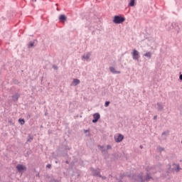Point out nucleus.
<instances>
[{
    "mask_svg": "<svg viewBox=\"0 0 182 182\" xmlns=\"http://www.w3.org/2000/svg\"><path fill=\"white\" fill-rule=\"evenodd\" d=\"M156 168H153V167L147 168H146L147 173H146V178H143V173H141L139 176H133V178H134V180L139 182L150 181V180H151L152 178L150 174L156 173Z\"/></svg>",
    "mask_w": 182,
    "mask_h": 182,
    "instance_id": "f257e3e1",
    "label": "nucleus"
},
{
    "mask_svg": "<svg viewBox=\"0 0 182 182\" xmlns=\"http://www.w3.org/2000/svg\"><path fill=\"white\" fill-rule=\"evenodd\" d=\"M124 21H126V18H124V17H122L120 16H114V19H113V22L114 23H123V22H124Z\"/></svg>",
    "mask_w": 182,
    "mask_h": 182,
    "instance_id": "f03ea898",
    "label": "nucleus"
},
{
    "mask_svg": "<svg viewBox=\"0 0 182 182\" xmlns=\"http://www.w3.org/2000/svg\"><path fill=\"white\" fill-rule=\"evenodd\" d=\"M132 56L134 60L139 61V59H140V53L137 50L134 49L132 52Z\"/></svg>",
    "mask_w": 182,
    "mask_h": 182,
    "instance_id": "7ed1b4c3",
    "label": "nucleus"
},
{
    "mask_svg": "<svg viewBox=\"0 0 182 182\" xmlns=\"http://www.w3.org/2000/svg\"><path fill=\"white\" fill-rule=\"evenodd\" d=\"M114 139L116 143H120L123 141L124 136H123L122 134H118L117 135L114 136Z\"/></svg>",
    "mask_w": 182,
    "mask_h": 182,
    "instance_id": "20e7f679",
    "label": "nucleus"
},
{
    "mask_svg": "<svg viewBox=\"0 0 182 182\" xmlns=\"http://www.w3.org/2000/svg\"><path fill=\"white\" fill-rule=\"evenodd\" d=\"M90 56H92V53H86L82 56V60H86L89 62L90 60Z\"/></svg>",
    "mask_w": 182,
    "mask_h": 182,
    "instance_id": "39448f33",
    "label": "nucleus"
},
{
    "mask_svg": "<svg viewBox=\"0 0 182 182\" xmlns=\"http://www.w3.org/2000/svg\"><path fill=\"white\" fill-rule=\"evenodd\" d=\"M181 170V168H180V164H173L172 165V169L170 170V171H176L177 173H178V171H180Z\"/></svg>",
    "mask_w": 182,
    "mask_h": 182,
    "instance_id": "423d86ee",
    "label": "nucleus"
},
{
    "mask_svg": "<svg viewBox=\"0 0 182 182\" xmlns=\"http://www.w3.org/2000/svg\"><path fill=\"white\" fill-rule=\"evenodd\" d=\"M16 168L18 173H23L26 170V167L22 164H18L16 166Z\"/></svg>",
    "mask_w": 182,
    "mask_h": 182,
    "instance_id": "0eeeda50",
    "label": "nucleus"
},
{
    "mask_svg": "<svg viewBox=\"0 0 182 182\" xmlns=\"http://www.w3.org/2000/svg\"><path fill=\"white\" fill-rule=\"evenodd\" d=\"M100 119V114L95 113L93 114L92 123H97V121Z\"/></svg>",
    "mask_w": 182,
    "mask_h": 182,
    "instance_id": "6e6552de",
    "label": "nucleus"
},
{
    "mask_svg": "<svg viewBox=\"0 0 182 182\" xmlns=\"http://www.w3.org/2000/svg\"><path fill=\"white\" fill-rule=\"evenodd\" d=\"M109 72L113 73V75H119V73H122V72L117 70L114 67H109Z\"/></svg>",
    "mask_w": 182,
    "mask_h": 182,
    "instance_id": "1a4fd4ad",
    "label": "nucleus"
},
{
    "mask_svg": "<svg viewBox=\"0 0 182 182\" xmlns=\"http://www.w3.org/2000/svg\"><path fill=\"white\" fill-rule=\"evenodd\" d=\"M156 109L159 110V112H161L164 109V104L162 102H158L156 104Z\"/></svg>",
    "mask_w": 182,
    "mask_h": 182,
    "instance_id": "9d476101",
    "label": "nucleus"
},
{
    "mask_svg": "<svg viewBox=\"0 0 182 182\" xmlns=\"http://www.w3.org/2000/svg\"><path fill=\"white\" fill-rule=\"evenodd\" d=\"M80 80L79 79H73L70 86H77V85H80Z\"/></svg>",
    "mask_w": 182,
    "mask_h": 182,
    "instance_id": "9b49d317",
    "label": "nucleus"
},
{
    "mask_svg": "<svg viewBox=\"0 0 182 182\" xmlns=\"http://www.w3.org/2000/svg\"><path fill=\"white\" fill-rule=\"evenodd\" d=\"M20 96H21V95H19V93H16L15 95H14L12 96V99H13L14 102H18V100L19 99Z\"/></svg>",
    "mask_w": 182,
    "mask_h": 182,
    "instance_id": "f8f14e48",
    "label": "nucleus"
},
{
    "mask_svg": "<svg viewBox=\"0 0 182 182\" xmlns=\"http://www.w3.org/2000/svg\"><path fill=\"white\" fill-rule=\"evenodd\" d=\"M91 171L92 172L93 176H99V177H102V176H100V172L99 171H97L94 168H91Z\"/></svg>",
    "mask_w": 182,
    "mask_h": 182,
    "instance_id": "ddd939ff",
    "label": "nucleus"
},
{
    "mask_svg": "<svg viewBox=\"0 0 182 182\" xmlns=\"http://www.w3.org/2000/svg\"><path fill=\"white\" fill-rule=\"evenodd\" d=\"M59 21H60V22H65V21H66V16H65V14L60 15Z\"/></svg>",
    "mask_w": 182,
    "mask_h": 182,
    "instance_id": "4468645a",
    "label": "nucleus"
},
{
    "mask_svg": "<svg viewBox=\"0 0 182 182\" xmlns=\"http://www.w3.org/2000/svg\"><path fill=\"white\" fill-rule=\"evenodd\" d=\"M144 56H145L146 58H148L149 59H151V53L147 52L145 54H144Z\"/></svg>",
    "mask_w": 182,
    "mask_h": 182,
    "instance_id": "2eb2a0df",
    "label": "nucleus"
},
{
    "mask_svg": "<svg viewBox=\"0 0 182 182\" xmlns=\"http://www.w3.org/2000/svg\"><path fill=\"white\" fill-rule=\"evenodd\" d=\"M98 149H99V150H101L102 153L106 152V151L104 149L105 146H103L98 145Z\"/></svg>",
    "mask_w": 182,
    "mask_h": 182,
    "instance_id": "dca6fc26",
    "label": "nucleus"
},
{
    "mask_svg": "<svg viewBox=\"0 0 182 182\" xmlns=\"http://www.w3.org/2000/svg\"><path fill=\"white\" fill-rule=\"evenodd\" d=\"M34 45H35V43L31 41L30 43H28V48H33Z\"/></svg>",
    "mask_w": 182,
    "mask_h": 182,
    "instance_id": "f3484780",
    "label": "nucleus"
},
{
    "mask_svg": "<svg viewBox=\"0 0 182 182\" xmlns=\"http://www.w3.org/2000/svg\"><path fill=\"white\" fill-rule=\"evenodd\" d=\"M134 1L135 0H130L129 6H134Z\"/></svg>",
    "mask_w": 182,
    "mask_h": 182,
    "instance_id": "a211bd4d",
    "label": "nucleus"
},
{
    "mask_svg": "<svg viewBox=\"0 0 182 182\" xmlns=\"http://www.w3.org/2000/svg\"><path fill=\"white\" fill-rule=\"evenodd\" d=\"M18 122H19L20 124H25V119H19Z\"/></svg>",
    "mask_w": 182,
    "mask_h": 182,
    "instance_id": "6ab92c4d",
    "label": "nucleus"
},
{
    "mask_svg": "<svg viewBox=\"0 0 182 182\" xmlns=\"http://www.w3.org/2000/svg\"><path fill=\"white\" fill-rule=\"evenodd\" d=\"M109 105H110V102L106 101L105 103V107H108Z\"/></svg>",
    "mask_w": 182,
    "mask_h": 182,
    "instance_id": "aec40b11",
    "label": "nucleus"
},
{
    "mask_svg": "<svg viewBox=\"0 0 182 182\" xmlns=\"http://www.w3.org/2000/svg\"><path fill=\"white\" fill-rule=\"evenodd\" d=\"M169 132L168 131H166V132H164L162 133V136H167V134H168Z\"/></svg>",
    "mask_w": 182,
    "mask_h": 182,
    "instance_id": "412c9836",
    "label": "nucleus"
},
{
    "mask_svg": "<svg viewBox=\"0 0 182 182\" xmlns=\"http://www.w3.org/2000/svg\"><path fill=\"white\" fill-rule=\"evenodd\" d=\"M158 151H164V148H162V147L159 146V147H158Z\"/></svg>",
    "mask_w": 182,
    "mask_h": 182,
    "instance_id": "4be33fe9",
    "label": "nucleus"
},
{
    "mask_svg": "<svg viewBox=\"0 0 182 182\" xmlns=\"http://www.w3.org/2000/svg\"><path fill=\"white\" fill-rule=\"evenodd\" d=\"M107 150H110V149H112V146L111 145H107Z\"/></svg>",
    "mask_w": 182,
    "mask_h": 182,
    "instance_id": "5701e85b",
    "label": "nucleus"
},
{
    "mask_svg": "<svg viewBox=\"0 0 182 182\" xmlns=\"http://www.w3.org/2000/svg\"><path fill=\"white\" fill-rule=\"evenodd\" d=\"M53 68H54L55 70H58V67L55 65H53Z\"/></svg>",
    "mask_w": 182,
    "mask_h": 182,
    "instance_id": "b1692460",
    "label": "nucleus"
},
{
    "mask_svg": "<svg viewBox=\"0 0 182 182\" xmlns=\"http://www.w3.org/2000/svg\"><path fill=\"white\" fill-rule=\"evenodd\" d=\"M32 140H33V137H30V138L28 139V141H32Z\"/></svg>",
    "mask_w": 182,
    "mask_h": 182,
    "instance_id": "393cba45",
    "label": "nucleus"
},
{
    "mask_svg": "<svg viewBox=\"0 0 182 182\" xmlns=\"http://www.w3.org/2000/svg\"><path fill=\"white\" fill-rule=\"evenodd\" d=\"M179 79H180V80H182V74H181V75H179Z\"/></svg>",
    "mask_w": 182,
    "mask_h": 182,
    "instance_id": "a878e982",
    "label": "nucleus"
},
{
    "mask_svg": "<svg viewBox=\"0 0 182 182\" xmlns=\"http://www.w3.org/2000/svg\"><path fill=\"white\" fill-rule=\"evenodd\" d=\"M9 123H10L11 124H14V122H12V120H9Z\"/></svg>",
    "mask_w": 182,
    "mask_h": 182,
    "instance_id": "bb28decb",
    "label": "nucleus"
},
{
    "mask_svg": "<svg viewBox=\"0 0 182 182\" xmlns=\"http://www.w3.org/2000/svg\"><path fill=\"white\" fill-rule=\"evenodd\" d=\"M47 167H48V168H50L51 165H50V164H48V165H47Z\"/></svg>",
    "mask_w": 182,
    "mask_h": 182,
    "instance_id": "cd10ccee",
    "label": "nucleus"
},
{
    "mask_svg": "<svg viewBox=\"0 0 182 182\" xmlns=\"http://www.w3.org/2000/svg\"><path fill=\"white\" fill-rule=\"evenodd\" d=\"M156 119H157V116L155 115V116L154 117V120H156Z\"/></svg>",
    "mask_w": 182,
    "mask_h": 182,
    "instance_id": "c85d7f7f",
    "label": "nucleus"
},
{
    "mask_svg": "<svg viewBox=\"0 0 182 182\" xmlns=\"http://www.w3.org/2000/svg\"><path fill=\"white\" fill-rule=\"evenodd\" d=\"M102 178H103V180H105V179H106V177L102 176Z\"/></svg>",
    "mask_w": 182,
    "mask_h": 182,
    "instance_id": "c756f323",
    "label": "nucleus"
},
{
    "mask_svg": "<svg viewBox=\"0 0 182 182\" xmlns=\"http://www.w3.org/2000/svg\"><path fill=\"white\" fill-rule=\"evenodd\" d=\"M171 25H172V26H174V25H176V23H172Z\"/></svg>",
    "mask_w": 182,
    "mask_h": 182,
    "instance_id": "7c9ffc66",
    "label": "nucleus"
},
{
    "mask_svg": "<svg viewBox=\"0 0 182 182\" xmlns=\"http://www.w3.org/2000/svg\"><path fill=\"white\" fill-rule=\"evenodd\" d=\"M87 132H88L87 130H85V133H87Z\"/></svg>",
    "mask_w": 182,
    "mask_h": 182,
    "instance_id": "2f4dec72",
    "label": "nucleus"
},
{
    "mask_svg": "<svg viewBox=\"0 0 182 182\" xmlns=\"http://www.w3.org/2000/svg\"><path fill=\"white\" fill-rule=\"evenodd\" d=\"M181 144H182V141H181Z\"/></svg>",
    "mask_w": 182,
    "mask_h": 182,
    "instance_id": "473e14b6",
    "label": "nucleus"
}]
</instances>
